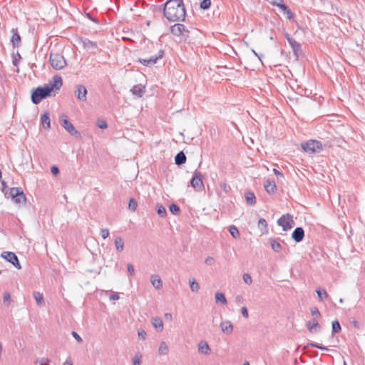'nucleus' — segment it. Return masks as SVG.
<instances>
[{
	"label": "nucleus",
	"mask_w": 365,
	"mask_h": 365,
	"mask_svg": "<svg viewBox=\"0 0 365 365\" xmlns=\"http://www.w3.org/2000/svg\"><path fill=\"white\" fill-rule=\"evenodd\" d=\"M311 314L312 316L316 317L317 318L321 317V314L317 307H314L311 308Z\"/></svg>",
	"instance_id": "nucleus-44"
},
{
	"label": "nucleus",
	"mask_w": 365,
	"mask_h": 365,
	"mask_svg": "<svg viewBox=\"0 0 365 365\" xmlns=\"http://www.w3.org/2000/svg\"><path fill=\"white\" fill-rule=\"evenodd\" d=\"M273 173L277 176L283 177V174L275 168L273 169Z\"/></svg>",
	"instance_id": "nucleus-58"
},
{
	"label": "nucleus",
	"mask_w": 365,
	"mask_h": 365,
	"mask_svg": "<svg viewBox=\"0 0 365 365\" xmlns=\"http://www.w3.org/2000/svg\"><path fill=\"white\" fill-rule=\"evenodd\" d=\"M79 42L82 44L83 47L91 53H96L97 51H100L98 44L95 41H92L87 38H81Z\"/></svg>",
	"instance_id": "nucleus-8"
},
{
	"label": "nucleus",
	"mask_w": 365,
	"mask_h": 365,
	"mask_svg": "<svg viewBox=\"0 0 365 365\" xmlns=\"http://www.w3.org/2000/svg\"><path fill=\"white\" fill-rule=\"evenodd\" d=\"M3 299H4V302L10 303V301H11V296H10V294H9V292H5V293L4 294Z\"/></svg>",
	"instance_id": "nucleus-50"
},
{
	"label": "nucleus",
	"mask_w": 365,
	"mask_h": 365,
	"mask_svg": "<svg viewBox=\"0 0 365 365\" xmlns=\"http://www.w3.org/2000/svg\"><path fill=\"white\" fill-rule=\"evenodd\" d=\"M168 346L167 344L165 341H162L160 344L159 348H158V353L160 355H167L168 354Z\"/></svg>",
	"instance_id": "nucleus-31"
},
{
	"label": "nucleus",
	"mask_w": 365,
	"mask_h": 365,
	"mask_svg": "<svg viewBox=\"0 0 365 365\" xmlns=\"http://www.w3.org/2000/svg\"><path fill=\"white\" fill-rule=\"evenodd\" d=\"M152 324L159 331L163 329V322L160 317H154L152 319Z\"/></svg>",
	"instance_id": "nucleus-23"
},
{
	"label": "nucleus",
	"mask_w": 365,
	"mask_h": 365,
	"mask_svg": "<svg viewBox=\"0 0 365 365\" xmlns=\"http://www.w3.org/2000/svg\"><path fill=\"white\" fill-rule=\"evenodd\" d=\"M220 327L222 329V331L225 334H231L233 330V325L230 321H225L220 324Z\"/></svg>",
	"instance_id": "nucleus-20"
},
{
	"label": "nucleus",
	"mask_w": 365,
	"mask_h": 365,
	"mask_svg": "<svg viewBox=\"0 0 365 365\" xmlns=\"http://www.w3.org/2000/svg\"><path fill=\"white\" fill-rule=\"evenodd\" d=\"M165 317L171 319L172 318V314H170V313H166L165 314Z\"/></svg>",
	"instance_id": "nucleus-61"
},
{
	"label": "nucleus",
	"mask_w": 365,
	"mask_h": 365,
	"mask_svg": "<svg viewBox=\"0 0 365 365\" xmlns=\"http://www.w3.org/2000/svg\"><path fill=\"white\" fill-rule=\"evenodd\" d=\"M304 237V231L302 227H298L295 228L292 234V238L296 242H300L303 240Z\"/></svg>",
	"instance_id": "nucleus-16"
},
{
	"label": "nucleus",
	"mask_w": 365,
	"mask_h": 365,
	"mask_svg": "<svg viewBox=\"0 0 365 365\" xmlns=\"http://www.w3.org/2000/svg\"><path fill=\"white\" fill-rule=\"evenodd\" d=\"M307 346L314 347L321 350L328 351L329 349L327 346H324L315 342H310L307 344Z\"/></svg>",
	"instance_id": "nucleus-40"
},
{
	"label": "nucleus",
	"mask_w": 365,
	"mask_h": 365,
	"mask_svg": "<svg viewBox=\"0 0 365 365\" xmlns=\"http://www.w3.org/2000/svg\"><path fill=\"white\" fill-rule=\"evenodd\" d=\"M138 335L139 338H140L142 339H145L147 334H146V332L145 331V330L140 329L138 331Z\"/></svg>",
	"instance_id": "nucleus-47"
},
{
	"label": "nucleus",
	"mask_w": 365,
	"mask_h": 365,
	"mask_svg": "<svg viewBox=\"0 0 365 365\" xmlns=\"http://www.w3.org/2000/svg\"><path fill=\"white\" fill-rule=\"evenodd\" d=\"M34 297L38 305H43L44 304L43 296L38 292H34Z\"/></svg>",
	"instance_id": "nucleus-32"
},
{
	"label": "nucleus",
	"mask_w": 365,
	"mask_h": 365,
	"mask_svg": "<svg viewBox=\"0 0 365 365\" xmlns=\"http://www.w3.org/2000/svg\"><path fill=\"white\" fill-rule=\"evenodd\" d=\"M198 351L201 354H209L210 353V348L206 341H200L198 344Z\"/></svg>",
	"instance_id": "nucleus-21"
},
{
	"label": "nucleus",
	"mask_w": 365,
	"mask_h": 365,
	"mask_svg": "<svg viewBox=\"0 0 365 365\" xmlns=\"http://www.w3.org/2000/svg\"><path fill=\"white\" fill-rule=\"evenodd\" d=\"M243 297L241 295H237L235 297V301L237 304H241L243 302Z\"/></svg>",
	"instance_id": "nucleus-55"
},
{
	"label": "nucleus",
	"mask_w": 365,
	"mask_h": 365,
	"mask_svg": "<svg viewBox=\"0 0 365 365\" xmlns=\"http://www.w3.org/2000/svg\"><path fill=\"white\" fill-rule=\"evenodd\" d=\"M131 93L138 97H141L145 91V87L141 85H135L130 89Z\"/></svg>",
	"instance_id": "nucleus-25"
},
{
	"label": "nucleus",
	"mask_w": 365,
	"mask_h": 365,
	"mask_svg": "<svg viewBox=\"0 0 365 365\" xmlns=\"http://www.w3.org/2000/svg\"><path fill=\"white\" fill-rule=\"evenodd\" d=\"M9 195L16 203H23L26 200V195L21 187H11L9 191Z\"/></svg>",
	"instance_id": "nucleus-6"
},
{
	"label": "nucleus",
	"mask_w": 365,
	"mask_h": 365,
	"mask_svg": "<svg viewBox=\"0 0 365 365\" xmlns=\"http://www.w3.org/2000/svg\"><path fill=\"white\" fill-rule=\"evenodd\" d=\"M247 202L250 205H254L256 203V197L252 192H248L245 194Z\"/></svg>",
	"instance_id": "nucleus-26"
},
{
	"label": "nucleus",
	"mask_w": 365,
	"mask_h": 365,
	"mask_svg": "<svg viewBox=\"0 0 365 365\" xmlns=\"http://www.w3.org/2000/svg\"><path fill=\"white\" fill-rule=\"evenodd\" d=\"M306 327L309 331L312 334H315L321 330V325L315 318L308 321L306 324Z\"/></svg>",
	"instance_id": "nucleus-13"
},
{
	"label": "nucleus",
	"mask_w": 365,
	"mask_h": 365,
	"mask_svg": "<svg viewBox=\"0 0 365 365\" xmlns=\"http://www.w3.org/2000/svg\"><path fill=\"white\" fill-rule=\"evenodd\" d=\"M244 365H250L249 362H245Z\"/></svg>",
	"instance_id": "nucleus-64"
},
{
	"label": "nucleus",
	"mask_w": 365,
	"mask_h": 365,
	"mask_svg": "<svg viewBox=\"0 0 365 365\" xmlns=\"http://www.w3.org/2000/svg\"><path fill=\"white\" fill-rule=\"evenodd\" d=\"M51 173L53 175H56L59 173V169L58 167L53 165L51 167Z\"/></svg>",
	"instance_id": "nucleus-53"
},
{
	"label": "nucleus",
	"mask_w": 365,
	"mask_h": 365,
	"mask_svg": "<svg viewBox=\"0 0 365 365\" xmlns=\"http://www.w3.org/2000/svg\"><path fill=\"white\" fill-rule=\"evenodd\" d=\"M110 299L111 300H117L119 299V296L117 293H115L110 295Z\"/></svg>",
	"instance_id": "nucleus-57"
},
{
	"label": "nucleus",
	"mask_w": 365,
	"mask_h": 365,
	"mask_svg": "<svg viewBox=\"0 0 365 365\" xmlns=\"http://www.w3.org/2000/svg\"><path fill=\"white\" fill-rule=\"evenodd\" d=\"M1 257L5 259L7 262L12 264L16 269H21V266L19 263V259L15 253L12 252L4 251L1 252Z\"/></svg>",
	"instance_id": "nucleus-9"
},
{
	"label": "nucleus",
	"mask_w": 365,
	"mask_h": 365,
	"mask_svg": "<svg viewBox=\"0 0 365 365\" xmlns=\"http://www.w3.org/2000/svg\"><path fill=\"white\" fill-rule=\"evenodd\" d=\"M264 188L267 193L274 194L277 190V187L274 181L271 179H267L264 182Z\"/></svg>",
	"instance_id": "nucleus-17"
},
{
	"label": "nucleus",
	"mask_w": 365,
	"mask_h": 365,
	"mask_svg": "<svg viewBox=\"0 0 365 365\" xmlns=\"http://www.w3.org/2000/svg\"><path fill=\"white\" fill-rule=\"evenodd\" d=\"M270 245L272 250L275 252H279L282 249L281 244L274 239L270 240Z\"/></svg>",
	"instance_id": "nucleus-29"
},
{
	"label": "nucleus",
	"mask_w": 365,
	"mask_h": 365,
	"mask_svg": "<svg viewBox=\"0 0 365 365\" xmlns=\"http://www.w3.org/2000/svg\"><path fill=\"white\" fill-rule=\"evenodd\" d=\"M242 278H243L245 283H246L247 284L250 285L252 283V279L249 274L245 273L242 276Z\"/></svg>",
	"instance_id": "nucleus-43"
},
{
	"label": "nucleus",
	"mask_w": 365,
	"mask_h": 365,
	"mask_svg": "<svg viewBox=\"0 0 365 365\" xmlns=\"http://www.w3.org/2000/svg\"><path fill=\"white\" fill-rule=\"evenodd\" d=\"M241 312H242V316H243L245 318H248V317H249V314H248L247 309L245 307H242V309H241Z\"/></svg>",
	"instance_id": "nucleus-52"
},
{
	"label": "nucleus",
	"mask_w": 365,
	"mask_h": 365,
	"mask_svg": "<svg viewBox=\"0 0 365 365\" xmlns=\"http://www.w3.org/2000/svg\"><path fill=\"white\" fill-rule=\"evenodd\" d=\"M63 365H73V362L71 359H66Z\"/></svg>",
	"instance_id": "nucleus-60"
},
{
	"label": "nucleus",
	"mask_w": 365,
	"mask_h": 365,
	"mask_svg": "<svg viewBox=\"0 0 365 365\" xmlns=\"http://www.w3.org/2000/svg\"><path fill=\"white\" fill-rule=\"evenodd\" d=\"M302 149L309 154L319 153L322 150V144L316 140H310L302 144Z\"/></svg>",
	"instance_id": "nucleus-4"
},
{
	"label": "nucleus",
	"mask_w": 365,
	"mask_h": 365,
	"mask_svg": "<svg viewBox=\"0 0 365 365\" xmlns=\"http://www.w3.org/2000/svg\"><path fill=\"white\" fill-rule=\"evenodd\" d=\"M163 14L170 22L183 21L186 11L182 0H168L163 7Z\"/></svg>",
	"instance_id": "nucleus-2"
},
{
	"label": "nucleus",
	"mask_w": 365,
	"mask_h": 365,
	"mask_svg": "<svg viewBox=\"0 0 365 365\" xmlns=\"http://www.w3.org/2000/svg\"><path fill=\"white\" fill-rule=\"evenodd\" d=\"M49 62L52 68L56 71L66 67L67 63L63 55L58 53H51Z\"/></svg>",
	"instance_id": "nucleus-3"
},
{
	"label": "nucleus",
	"mask_w": 365,
	"mask_h": 365,
	"mask_svg": "<svg viewBox=\"0 0 365 365\" xmlns=\"http://www.w3.org/2000/svg\"><path fill=\"white\" fill-rule=\"evenodd\" d=\"M163 54H164V52L162 50H160L158 51V55L156 56H150L149 58H140L139 59V62L143 64V66H151V65H154L155 63H157V61L162 58L163 56Z\"/></svg>",
	"instance_id": "nucleus-10"
},
{
	"label": "nucleus",
	"mask_w": 365,
	"mask_h": 365,
	"mask_svg": "<svg viewBox=\"0 0 365 365\" xmlns=\"http://www.w3.org/2000/svg\"><path fill=\"white\" fill-rule=\"evenodd\" d=\"M186 156L182 151L179 152L175 157V163L178 165H181L186 162Z\"/></svg>",
	"instance_id": "nucleus-24"
},
{
	"label": "nucleus",
	"mask_w": 365,
	"mask_h": 365,
	"mask_svg": "<svg viewBox=\"0 0 365 365\" xmlns=\"http://www.w3.org/2000/svg\"><path fill=\"white\" fill-rule=\"evenodd\" d=\"M277 225L282 227L284 231L291 230L294 226L293 216L290 214L283 215L277 220Z\"/></svg>",
	"instance_id": "nucleus-5"
},
{
	"label": "nucleus",
	"mask_w": 365,
	"mask_h": 365,
	"mask_svg": "<svg viewBox=\"0 0 365 365\" xmlns=\"http://www.w3.org/2000/svg\"><path fill=\"white\" fill-rule=\"evenodd\" d=\"M339 303L342 304L344 302V300L342 298L339 299Z\"/></svg>",
	"instance_id": "nucleus-62"
},
{
	"label": "nucleus",
	"mask_w": 365,
	"mask_h": 365,
	"mask_svg": "<svg viewBox=\"0 0 365 365\" xmlns=\"http://www.w3.org/2000/svg\"><path fill=\"white\" fill-rule=\"evenodd\" d=\"M62 84L61 77L55 76L51 81L33 90L31 96L32 103L36 105L38 104L42 100L52 96V92L58 91Z\"/></svg>",
	"instance_id": "nucleus-1"
},
{
	"label": "nucleus",
	"mask_w": 365,
	"mask_h": 365,
	"mask_svg": "<svg viewBox=\"0 0 365 365\" xmlns=\"http://www.w3.org/2000/svg\"><path fill=\"white\" fill-rule=\"evenodd\" d=\"M284 14L287 15L289 20L293 19V14L289 7L284 11Z\"/></svg>",
	"instance_id": "nucleus-46"
},
{
	"label": "nucleus",
	"mask_w": 365,
	"mask_h": 365,
	"mask_svg": "<svg viewBox=\"0 0 365 365\" xmlns=\"http://www.w3.org/2000/svg\"><path fill=\"white\" fill-rule=\"evenodd\" d=\"M61 125L66 129L71 135H78V132L75 129L72 123L68 120L66 115H63L61 116Z\"/></svg>",
	"instance_id": "nucleus-11"
},
{
	"label": "nucleus",
	"mask_w": 365,
	"mask_h": 365,
	"mask_svg": "<svg viewBox=\"0 0 365 365\" xmlns=\"http://www.w3.org/2000/svg\"><path fill=\"white\" fill-rule=\"evenodd\" d=\"M285 37H286V38H287V41H288L289 44V43H291L292 41H294V38H292L290 36V35H289V34H285Z\"/></svg>",
	"instance_id": "nucleus-56"
},
{
	"label": "nucleus",
	"mask_w": 365,
	"mask_h": 365,
	"mask_svg": "<svg viewBox=\"0 0 365 365\" xmlns=\"http://www.w3.org/2000/svg\"><path fill=\"white\" fill-rule=\"evenodd\" d=\"M101 235L103 239H106L109 236L108 229H102L101 230Z\"/></svg>",
	"instance_id": "nucleus-45"
},
{
	"label": "nucleus",
	"mask_w": 365,
	"mask_h": 365,
	"mask_svg": "<svg viewBox=\"0 0 365 365\" xmlns=\"http://www.w3.org/2000/svg\"><path fill=\"white\" fill-rule=\"evenodd\" d=\"M71 334L78 342L81 343L83 341L82 338L76 331H73L71 332Z\"/></svg>",
	"instance_id": "nucleus-48"
},
{
	"label": "nucleus",
	"mask_w": 365,
	"mask_h": 365,
	"mask_svg": "<svg viewBox=\"0 0 365 365\" xmlns=\"http://www.w3.org/2000/svg\"><path fill=\"white\" fill-rule=\"evenodd\" d=\"M13 63H14V66H16L17 65V61L16 60L14 61Z\"/></svg>",
	"instance_id": "nucleus-63"
},
{
	"label": "nucleus",
	"mask_w": 365,
	"mask_h": 365,
	"mask_svg": "<svg viewBox=\"0 0 365 365\" xmlns=\"http://www.w3.org/2000/svg\"><path fill=\"white\" fill-rule=\"evenodd\" d=\"M191 186L197 191H202L204 189L202 174L197 170H195L193 176L190 180Z\"/></svg>",
	"instance_id": "nucleus-7"
},
{
	"label": "nucleus",
	"mask_w": 365,
	"mask_h": 365,
	"mask_svg": "<svg viewBox=\"0 0 365 365\" xmlns=\"http://www.w3.org/2000/svg\"><path fill=\"white\" fill-rule=\"evenodd\" d=\"M150 282L156 289H160L163 287V282L158 274L151 275Z\"/></svg>",
	"instance_id": "nucleus-19"
},
{
	"label": "nucleus",
	"mask_w": 365,
	"mask_h": 365,
	"mask_svg": "<svg viewBox=\"0 0 365 365\" xmlns=\"http://www.w3.org/2000/svg\"><path fill=\"white\" fill-rule=\"evenodd\" d=\"M169 209H170V211L173 215H178L180 212V207L177 205H175V204L170 205Z\"/></svg>",
	"instance_id": "nucleus-42"
},
{
	"label": "nucleus",
	"mask_w": 365,
	"mask_h": 365,
	"mask_svg": "<svg viewBox=\"0 0 365 365\" xmlns=\"http://www.w3.org/2000/svg\"><path fill=\"white\" fill-rule=\"evenodd\" d=\"M97 126L101 129H106L108 127L107 123L103 119H98L96 122Z\"/></svg>",
	"instance_id": "nucleus-41"
},
{
	"label": "nucleus",
	"mask_w": 365,
	"mask_h": 365,
	"mask_svg": "<svg viewBox=\"0 0 365 365\" xmlns=\"http://www.w3.org/2000/svg\"><path fill=\"white\" fill-rule=\"evenodd\" d=\"M76 94L78 100L83 102L86 101L87 89L83 85H78L76 86Z\"/></svg>",
	"instance_id": "nucleus-15"
},
{
	"label": "nucleus",
	"mask_w": 365,
	"mask_h": 365,
	"mask_svg": "<svg viewBox=\"0 0 365 365\" xmlns=\"http://www.w3.org/2000/svg\"><path fill=\"white\" fill-rule=\"evenodd\" d=\"M215 300H216V302H220L222 304H227V299H226L225 295L221 292H217L215 294Z\"/></svg>",
	"instance_id": "nucleus-36"
},
{
	"label": "nucleus",
	"mask_w": 365,
	"mask_h": 365,
	"mask_svg": "<svg viewBox=\"0 0 365 365\" xmlns=\"http://www.w3.org/2000/svg\"><path fill=\"white\" fill-rule=\"evenodd\" d=\"M211 6L210 0H202L200 4V8L206 10L208 9Z\"/></svg>",
	"instance_id": "nucleus-39"
},
{
	"label": "nucleus",
	"mask_w": 365,
	"mask_h": 365,
	"mask_svg": "<svg viewBox=\"0 0 365 365\" xmlns=\"http://www.w3.org/2000/svg\"><path fill=\"white\" fill-rule=\"evenodd\" d=\"M115 246L118 252H122L124 249V242L120 237H117L115 240Z\"/></svg>",
	"instance_id": "nucleus-28"
},
{
	"label": "nucleus",
	"mask_w": 365,
	"mask_h": 365,
	"mask_svg": "<svg viewBox=\"0 0 365 365\" xmlns=\"http://www.w3.org/2000/svg\"><path fill=\"white\" fill-rule=\"evenodd\" d=\"M141 363V361L140 359H133V365H140Z\"/></svg>",
	"instance_id": "nucleus-59"
},
{
	"label": "nucleus",
	"mask_w": 365,
	"mask_h": 365,
	"mask_svg": "<svg viewBox=\"0 0 365 365\" xmlns=\"http://www.w3.org/2000/svg\"><path fill=\"white\" fill-rule=\"evenodd\" d=\"M331 334L334 335L335 334L339 333L341 330V325L337 320H334L331 323Z\"/></svg>",
	"instance_id": "nucleus-30"
},
{
	"label": "nucleus",
	"mask_w": 365,
	"mask_h": 365,
	"mask_svg": "<svg viewBox=\"0 0 365 365\" xmlns=\"http://www.w3.org/2000/svg\"><path fill=\"white\" fill-rule=\"evenodd\" d=\"M170 32L174 36H182L184 33H189V31L186 29L184 24H175L170 27Z\"/></svg>",
	"instance_id": "nucleus-12"
},
{
	"label": "nucleus",
	"mask_w": 365,
	"mask_h": 365,
	"mask_svg": "<svg viewBox=\"0 0 365 365\" xmlns=\"http://www.w3.org/2000/svg\"><path fill=\"white\" fill-rule=\"evenodd\" d=\"M41 124L43 128L48 130L51 128V121L48 113H46L41 117Z\"/></svg>",
	"instance_id": "nucleus-22"
},
{
	"label": "nucleus",
	"mask_w": 365,
	"mask_h": 365,
	"mask_svg": "<svg viewBox=\"0 0 365 365\" xmlns=\"http://www.w3.org/2000/svg\"><path fill=\"white\" fill-rule=\"evenodd\" d=\"M319 301H323L324 299L328 298L329 295L324 289H317L316 290Z\"/></svg>",
	"instance_id": "nucleus-35"
},
{
	"label": "nucleus",
	"mask_w": 365,
	"mask_h": 365,
	"mask_svg": "<svg viewBox=\"0 0 365 365\" xmlns=\"http://www.w3.org/2000/svg\"><path fill=\"white\" fill-rule=\"evenodd\" d=\"M214 258L212 257H207L205 260V262L207 264V265H212L214 262Z\"/></svg>",
	"instance_id": "nucleus-54"
},
{
	"label": "nucleus",
	"mask_w": 365,
	"mask_h": 365,
	"mask_svg": "<svg viewBox=\"0 0 365 365\" xmlns=\"http://www.w3.org/2000/svg\"><path fill=\"white\" fill-rule=\"evenodd\" d=\"M12 36L11 38V42L14 48H19L21 43V38L19 34L18 29H11Z\"/></svg>",
	"instance_id": "nucleus-14"
},
{
	"label": "nucleus",
	"mask_w": 365,
	"mask_h": 365,
	"mask_svg": "<svg viewBox=\"0 0 365 365\" xmlns=\"http://www.w3.org/2000/svg\"><path fill=\"white\" fill-rule=\"evenodd\" d=\"M190 286L191 290L194 292H197L200 289V285L195 279L192 281L190 280Z\"/></svg>",
	"instance_id": "nucleus-38"
},
{
	"label": "nucleus",
	"mask_w": 365,
	"mask_h": 365,
	"mask_svg": "<svg viewBox=\"0 0 365 365\" xmlns=\"http://www.w3.org/2000/svg\"><path fill=\"white\" fill-rule=\"evenodd\" d=\"M138 207V202L134 198H130L128 202V208L131 211H135Z\"/></svg>",
	"instance_id": "nucleus-37"
},
{
	"label": "nucleus",
	"mask_w": 365,
	"mask_h": 365,
	"mask_svg": "<svg viewBox=\"0 0 365 365\" xmlns=\"http://www.w3.org/2000/svg\"><path fill=\"white\" fill-rule=\"evenodd\" d=\"M156 211L158 215L161 217H165L167 215L166 210L161 204L157 205Z\"/></svg>",
	"instance_id": "nucleus-34"
},
{
	"label": "nucleus",
	"mask_w": 365,
	"mask_h": 365,
	"mask_svg": "<svg viewBox=\"0 0 365 365\" xmlns=\"http://www.w3.org/2000/svg\"><path fill=\"white\" fill-rule=\"evenodd\" d=\"M283 12L288 8L282 1L280 3L276 4Z\"/></svg>",
	"instance_id": "nucleus-51"
},
{
	"label": "nucleus",
	"mask_w": 365,
	"mask_h": 365,
	"mask_svg": "<svg viewBox=\"0 0 365 365\" xmlns=\"http://www.w3.org/2000/svg\"><path fill=\"white\" fill-rule=\"evenodd\" d=\"M229 232L230 233V235L235 238V239H237L240 237V232H239V230L237 228L236 226L235 225H230L229 227Z\"/></svg>",
	"instance_id": "nucleus-33"
},
{
	"label": "nucleus",
	"mask_w": 365,
	"mask_h": 365,
	"mask_svg": "<svg viewBox=\"0 0 365 365\" xmlns=\"http://www.w3.org/2000/svg\"><path fill=\"white\" fill-rule=\"evenodd\" d=\"M258 228L263 234L267 232V222L264 218H261L258 221Z\"/></svg>",
	"instance_id": "nucleus-27"
},
{
	"label": "nucleus",
	"mask_w": 365,
	"mask_h": 365,
	"mask_svg": "<svg viewBox=\"0 0 365 365\" xmlns=\"http://www.w3.org/2000/svg\"><path fill=\"white\" fill-rule=\"evenodd\" d=\"M289 45L292 48L294 55L295 56L296 58L298 59L299 56L302 53L301 44L294 40L291 43H289Z\"/></svg>",
	"instance_id": "nucleus-18"
},
{
	"label": "nucleus",
	"mask_w": 365,
	"mask_h": 365,
	"mask_svg": "<svg viewBox=\"0 0 365 365\" xmlns=\"http://www.w3.org/2000/svg\"><path fill=\"white\" fill-rule=\"evenodd\" d=\"M127 268H128V272L129 274L133 275L135 273V269H134V267L133 266V264H128L127 266Z\"/></svg>",
	"instance_id": "nucleus-49"
}]
</instances>
